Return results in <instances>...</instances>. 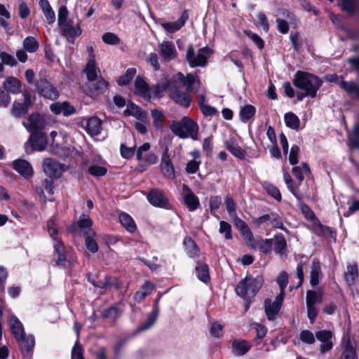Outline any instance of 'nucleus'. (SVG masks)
<instances>
[{"mask_svg": "<svg viewBox=\"0 0 359 359\" xmlns=\"http://www.w3.org/2000/svg\"><path fill=\"white\" fill-rule=\"evenodd\" d=\"M84 72L87 76V82L86 83L87 93L90 97L98 96L106 91L108 82L101 76H97V68L85 69Z\"/></svg>", "mask_w": 359, "mask_h": 359, "instance_id": "4", "label": "nucleus"}, {"mask_svg": "<svg viewBox=\"0 0 359 359\" xmlns=\"http://www.w3.org/2000/svg\"><path fill=\"white\" fill-rule=\"evenodd\" d=\"M226 149L235 157L243 160L245 158L246 151L242 149L238 144L236 140L230 137L224 142Z\"/></svg>", "mask_w": 359, "mask_h": 359, "instance_id": "23", "label": "nucleus"}, {"mask_svg": "<svg viewBox=\"0 0 359 359\" xmlns=\"http://www.w3.org/2000/svg\"><path fill=\"white\" fill-rule=\"evenodd\" d=\"M152 118L154 120V126L156 128H163V120L164 118L163 114L159 111L158 109H153L151 111Z\"/></svg>", "mask_w": 359, "mask_h": 359, "instance_id": "58", "label": "nucleus"}, {"mask_svg": "<svg viewBox=\"0 0 359 359\" xmlns=\"http://www.w3.org/2000/svg\"><path fill=\"white\" fill-rule=\"evenodd\" d=\"M170 98L176 103L184 107H189L191 102V97L189 93L182 92L175 85H172L170 90Z\"/></svg>", "mask_w": 359, "mask_h": 359, "instance_id": "15", "label": "nucleus"}, {"mask_svg": "<svg viewBox=\"0 0 359 359\" xmlns=\"http://www.w3.org/2000/svg\"><path fill=\"white\" fill-rule=\"evenodd\" d=\"M172 79L174 82L180 83L187 93L198 91V88L194 85L196 83L199 84L200 81L192 74L189 73L184 76L182 72H178L173 76Z\"/></svg>", "mask_w": 359, "mask_h": 359, "instance_id": "10", "label": "nucleus"}, {"mask_svg": "<svg viewBox=\"0 0 359 359\" xmlns=\"http://www.w3.org/2000/svg\"><path fill=\"white\" fill-rule=\"evenodd\" d=\"M264 278L262 275L257 276L255 278L247 276L236 285L235 292L238 296L246 302V309L249 307L252 299L262 288Z\"/></svg>", "mask_w": 359, "mask_h": 359, "instance_id": "1", "label": "nucleus"}, {"mask_svg": "<svg viewBox=\"0 0 359 359\" xmlns=\"http://www.w3.org/2000/svg\"><path fill=\"white\" fill-rule=\"evenodd\" d=\"M299 208L307 220L312 222L318 221V219L314 215L313 212L306 204L303 203H300Z\"/></svg>", "mask_w": 359, "mask_h": 359, "instance_id": "59", "label": "nucleus"}, {"mask_svg": "<svg viewBox=\"0 0 359 359\" xmlns=\"http://www.w3.org/2000/svg\"><path fill=\"white\" fill-rule=\"evenodd\" d=\"M119 221L121 225L130 233H134L137 226L133 219L127 213L122 212L119 215Z\"/></svg>", "mask_w": 359, "mask_h": 359, "instance_id": "36", "label": "nucleus"}, {"mask_svg": "<svg viewBox=\"0 0 359 359\" xmlns=\"http://www.w3.org/2000/svg\"><path fill=\"white\" fill-rule=\"evenodd\" d=\"M340 87L349 95H355L359 98V86L355 83L341 81Z\"/></svg>", "mask_w": 359, "mask_h": 359, "instance_id": "52", "label": "nucleus"}, {"mask_svg": "<svg viewBox=\"0 0 359 359\" xmlns=\"http://www.w3.org/2000/svg\"><path fill=\"white\" fill-rule=\"evenodd\" d=\"M195 270L198 278L203 283H208L210 280L208 266L203 262H199L197 263Z\"/></svg>", "mask_w": 359, "mask_h": 359, "instance_id": "39", "label": "nucleus"}, {"mask_svg": "<svg viewBox=\"0 0 359 359\" xmlns=\"http://www.w3.org/2000/svg\"><path fill=\"white\" fill-rule=\"evenodd\" d=\"M173 134L181 139L191 137L198 139V126L196 122L188 116H184L180 121H172L170 126Z\"/></svg>", "mask_w": 359, "mask_h": 359, "instance_id": "3", "label": "nucleus"}, {"mask_svg": "<svg viewBox=\"0 0 359 359\" xmlns=\"http://www.w3.org/2000/svg\"><path fill=\"white\" fill-rule=\"evenodd\" d=\"M172 83L168 80H165L161 84H156L149 87V93L151 97L160 98L162 97L163 93L167 90H170Z\"/></svg>", "mask_w": 359, "mask_h": 359, "instance_id": "31", "label": "nucleus"}, {"mask_svg": "<svg viewBox=\"0 0 359 359\" xmlns=\"http://www.w3.org/2000/svg\"><path fill=\"white\" fill-rule=\"evenodd\" d=\"M104 43L108 45H117L120 43L118 36L112 32H106L102 36Z\"/></svg>", "mask_w": 359, "mask_h": 359, "instance_id": "61", "label": "nucleus"}, {"mask_svg": "<svg viewBox=\"0 0 359 359\" xmlns=\"http://www.w3.org/2000/svg\"><path fill=\"white\" fill-rule=\"evenodd\" d=\"M95 233L92 231L86 237L85 243L87 249L92 253H95L98 251V245L94 239Z\"/></svg>", "mask_w": 359, "mask_h": 359, "instance_id": "55", "label": "nucleus"}, {"mask_svg": "<svg viewBox=\"0 0 359 359\" xmlns=\"http://www.w3.org/2000/svg\"><path fill=\"white\" fill-rule=\"evenodd\" d=\"M135 68H129L126 70L124 75L120 76L118 79V84L119 86H127L130 83L133 78L135 76L136 74Z\"/></svg>", "mask_w": 359, "mask_h": 359, "instance_id": "54", "label": "nucleus"}, {"mask_svg": "<svg viewBox=\"0 0 359 359\" xmlns=\"http://www.w3.org/2000/svg\"><path fill=\"white\" fill-rule=\"evenodd\" d=\"M124 114L133 116L140 121H144L147 119V113L133 102L128 105Z\"/></svg>", "mask_w": 359, "mask_h": 359, "instance_id": "30", "label": "nucleus"}, {"mask_svg": "<svg viewBox=\"0 0 359 359\" xmlns=\"http://www.w3.org/2000/svg\"><path fill=\"white\" fill-rule=\"evenodd\" d=\"M321 273L320 262L318 259H314L312 262V266L310 273V283L313 287L319 284V277Z\"/></svg>", "mask_w": 359, "mask_h": 359, "instance_id": "34", "label": "nucleus"}, {"mask_svg": "<svg viewBox=\"0 0 359 359\" xmlns=\"http://www.w3.org/2000/svg\"><path fill=\"white\" fill-rule=\"evenodd\" d=\"M182 191L184 193L183 202L187 207L188 210L194 212L200 206L199 198L191 189L185 184L182 185Z\"/></svg>", "mask_w": 359, "mask_h": 359, "instance_id": "14", "label": "nucleus"}, {"mask_svg": "<svg viewBox=\"0 0 359 359\" xmlns=\"http://www.w3.org/2000/svg\"><path fill=\"white\" fill-rule=\"evenodd\" d=\"M255 245L250 246L251 248L255 249L258 248L260 252L264 255H268L271 251V247L273 245L272 239H261L259 241L255 240Z\"/></svg>", "mask_w": 359, "mask_h": 359, "instance_id": "40", "label": "nucleus"}, {"mask_svg": "<svg viewBox=\"0 0 359 359\" xmlns=\"http://www.w3.org/2000/svg\"><path fill=\"white\" fill-rule=\"evenodd\" d=\"M62 26L63 27L62 34L71 43H74L75 39L81 34L80 25L78 24L75 27L72 20L68 21L66 24Z\"/></svg>", "mask_w": 359, "mask_h": 359, "instance_id": "20", "label": "nucleus"}, {"mask_svg": "<svg viewBox=\"0 0 359 359\" xmlns=\"http://www.w3.org/2000/svg\"><path fill=\"white\" fill-rule=\"evenodd\" d=\"M262 185L264 190L269 195H270L278 201H280L282 200L281 194L279 189L275 185L268 182H264Z\"/></svg>", "mask_w": 359, "mask_h": 359, "instance_id": "50", "label": "nucleus"}, {"mask_svg": "<svg viewBox=\"0 0 359 359\" xmlns=\"http://www.w3.org/2000/svg\"><path fill=\"white\" fill-rule=\"evenodd\" d=\"M270 224L275 229H280L285 231L281 217L276 212H271Z\"/></svg>", "mask_w": 359, "mask_h": 359, "instance_id": "62", "label": "nucleus"}, {"mask_svg": "<svg viewBox=\"0 0 359 359\" xmlns=\"http://www.w3.org/2000/svg\"><path fill=\"white\" fill-rule=\"evenodd\" d=\"M54 252L57 255L55 260L57 265H63L66 262V256L65 255V246L61 241L56 240L54 243Z\"/></svg>", "mask_w": 359, "mask_h": 359, "instance_id": "43", "label": "nucleus"}, {"mask_svg": "<svg viewBox=\"0 0 359 359\" xmlns=\"http://www.w3.org/2000/svg\"><path fill=\"white\" fill-rule=\"evenodd\" d=\"M160 167L163 175L170 180L175 178V171L173 164L170 160L168 148L165 147L161 158Z\"/></svg>", "mask_w": 359, "mask_h": 359, "instance_id": "13", "label": "nucleus"}, {"mask_svg": "<svg viewBox=\"0 0 359 359\" xmlns=\"http://www.w3.org/2000/svg\"><path fill=\"white\" fill-rule=\"evenodd\" d=\"M120 316V312L118 308L111 306L104 311L102 318L108 323H113Z\"/></svg>", "mask_w": 359, "mask_h": 359, "instance_id": "48", "label": "nucleus"}, {"mask_svg": "<svg viewBox=\"0 0 359 359\" xmlns=\"http://www.w3.org/2000/svg\"><path fill=\"white\" fill-rule=\"evenodd\" d=\"M154 289V285L149 281L146 280L140 290L135 292L134 299L137 302H141L147 296L151 293Z\"/></svg>", "mask_w": 359, "mask_h": 359, "instance_id": "37", "label": "nucleus"}, {"mask_svg": "<svg viewBox=\"0 0 359 359\" xmlns=\"http://www.w3.org/2000/svg\"><path fill=\"white\" fill-rule=\"evenodd\" d=\"M19 343V348L25 359H30L32 356L33 349L35 345L34 337L32 334L24 336L21 339H16Z\"/></svg>", "mask_w": 359, "mask_h": 359, "instance_id": "12", "label": "nucleus"}, {"mask_svg": "<svg viewBox=\"0 0 359 359\" xmlns=\"http://www.w3.org/2000/svg\"><path fill=\"white\" fill-rule=\"evenodd\" d=\"M189 18V14L187 10L184 11L176 22H164L161 24V27L169 33H174L180 30L186 23Z\"/></svg>", "mask_w": 359, "mask_h": 359, "instance_id": "24", "label": "nucleus"}, {"mask_svg": "<svg viewBox=\"0 0 359 359\" xmlns=\"http://www.w3.org/2000/svg\"><path fill=\"white\" fill-rule=\"evenodd\" d=\"M74 149L70 147H60L58 144H52L50 147V151L62 158H65L72 155Z\"/></svg>", "mask_w": 359, "mask_h": 359, "instance_id": "33", "label": "nucleus"}, {"mask_svg": "<svg viewBox=\"0 0 359 359\" xmlns=\"http://www.w3.org/2000/svg\"><path fill=\"white\" fill-rule=\"evenodd\" d=\"M158 316L157 311L149 313L147 319L138 327L137 332H143L150 329L155 324Z\"/></svg>", "mask_w": 359, "mask_h": 359, "instance_id": "45", "label": "nucleus"}, {"mask_svg": "<svg viewBox=\"0 0 359 359\" xmlns=\"http://www.w3.org/2000/svg\"><path fill=\"white\" fill-rule=\"evenodd\" d=\"M340 346L342 348V353L339 359H356V343L351 340L348 333L344 334Z\"/></svg>", "mask_w": 359, "mask_h": 359, "instance_id": "7", "label": "nucleus"}, {"mask_svg": "<svg viewBox=\"0 0 359 359\" xmlns=\"http://www.w3.org/2000/svg\"><path fill=\"white\" fill-rule=\"evenodd\" d=\"M13 169L26 179L33 175V168L31 164L26 160L18 159L13 162Z\"/></svg>", "mask_w": 359, "mask_h": 359, "instance_id": "22", "label": "nucleus"}, {"mask_svg": "<svg viewBox=\"0 0 359 359\" xmlns=\"http://www.w3.org/2000/svg\"><path fill=\"white\" fill-rule=\"evenodd\" d=\"M358 277V270L356 264L348 265L345 273V279L348 285L355 283Z\"/></svg>", "mask_w": 359, "mask_h": 359, "instance_id": "44", "label": "nucleus"}, {"mask_svg": "<svg viewBox=\"0 0 359 359\" xmlns=\"http://www.w3.org/2000/svg\"><path fill=\"white\" fill-rule=\"evenodd\" d=\"M39 7L43 11L48 24H53L55 20V12L50 6L48 0H40L39 2Z\"/></svg>", "mask_w": 359, "mask_h": 359, "instance_id": "35", "label": "nucleus"}, {"mask_svg": "<svg viewBox=\"0 0 359 359\" xmlns=\"http://www.w3.org/2000/svg\"><path fill=\"white\" fill-rule=\"evenodd\" d=\"M50 109L55 115L62 114L65 116H69L76 113L75 107L67 101L54 102L50 104Z\"/></svg>", "mask_w": 359, "mask_h": 359, "instance_id": "18", "label": "nucleus"}, {"mask_svg": "<svg viewBox=\"0 0 359 359\" xmlns=\"http://www.w3.org/2000/svg\"><path fill=\"white\" fill-rule=\"evenodd\" d=\"M323 302V295L315 290H309L306 292V304L314 306L316 304H320Z\"/></svg>", "mask_w": 359, "mask_h": 359, "instance_id": "47", "label": "nucleus"}, {"mask_svg": "<svg viewBox=\"0 0 359 359\" xmlns=\"http://www.w3.org/2000/svg\"><path fill=\"white\" fill-rule=\"evenodd\" d=\"M29 142L33 150L38 151H43L48 144L47 137L43 132L31 133Z\"/></svg>", "mask_w": 359, "mask_h": 359, "instance_id": "19", "label": "nucleus"}, {"mask_svg": "<svg viewBox=\"0 0 359 359\" xmlns=\"http://www.w3.org/2000/svg\"><path fill=\"white\" fill-rule=\"evenodd\" d=\"M264 306L267 319L270 321L274 320L281 307L278 304L271 302L269 299L264 301Z\"/></svg>", "mask_w": 359, "mask_h": 359, "instance_id": "29", "label": "nucleus"}, {"mask_svg": "<svg viewBox=\"0 0 359 359\" xmlns=\"http://www.w3.org/2000/svg\"><path fill=\"white\" fill-rule=\"evenodd\" d=\"M135 89L138 91V95L146 100H150L151 95L149 93V86L147 82L140 76H137L135 81Z\"/></svg>", "mask_w": 359, "mask_h": 359, "instance_id": "27", "label": "nucleus"}, {"mask_svg": "<svg viewBox=\"0 0 359 359\" xmlns=\"http://www.w3.org/2000/svg\"><path fill=\"white\" fill-rule=\"evenodd\" d=\"M348 145L351 149H359V123L355 124L352 133L348 134Z\"/></svg>", "mask_w": 359, "mask_h": 359, "instance_id": "38", "label": "nucleus"}, {"mask_svg": "<svg viewBox=\"0 0 359 359\" xmlns=\"http://www.w3.org/2000/svg\"><path fill=\"white\" fill-rule=\"evenodd\" d=\"M35 86L38 93L43 97L54 100L58 98L59 92L57 88L46 79L37 80Z\"/></svg>", "mask_w": 359, "mask_h": 359, "instance_id": "8", "label": "nucleus"}, {"mask_svg": "<svg viewBox=\"0 0 359 359\" xmlns=\"http://www.w3.org/2000/svg\"><path fill=\"white\" fill-rule=\"evenodd\" d=\"M283 179L288 190L296 197L297 200L301 201L302 197L298 194L296 193L293 186L292 179L288 172H285L283 173Z\"/></svg>", "mask_w": 359, "mask_h": 359, "instance_id": "63", "label": "nucleus"}, {"mask_svg": "<svg viewBox=\"0 0 359 359\" xmlns=\"http://www.w3.org/2000/svg\"><path fill=\"white\" fill-rule=\"evenodd\" d=\"M102 121L96 116L88 118L86 127V132L91 136L98 135L102 130Z\"/></svg>", "mask_w": 359, "mask_h": 359, "instance_id": "28", "label": "nucleus"}, {"mask_svg": "<svg viewBox=\"0 0 359 359\" xmlns=\"http://www.w3.org/2000/svg\"><path fill=\"white\" fill-rule=\"evenodd\" d=\"M284 121L287 127L294 130H299L300 121L298 116L292 112H287L284 115Z\"/></svg>", "mask_w": 359, "mask_h": 359, "instance_id": "41", "label": "nucleus"}, {"mask_svg": "<svg viewBox=\"0 0 359 359\" xmlns=\"http://www.w3.org/2000/svg\"><path fill=\"white\" fill-rule=\"evenodd\" d=\"M224 204L226 211L231 217L237 215L236 204L231 196H226L224 200Z\"/></svg>", "mask_w": 359, "mask_h": 359, "instance_id": "57", "label": "nucleus"}, {"mask_svg": "<svg viewBox=\"0 0 359 359\" xmlns=\"http://www.w3.org/2000/svg\"><path fill=\"white\" fill-rule=\"evenodd\" d=\"M8 324L12 334L15 339H21L24 336L25 330L22 323L13 314H10L8 318Z\"/></svg>", "mask_w": 359, "mask_h": 359, "instance_id": "25", "label": "nucleus"}, {"mask_svg": "<svg viewBox=\"0 0 359 359\" xmlns=\"http://www.w3.org/2000/svg\"><path fill=\"white\" fill-rule=\"evenodd\" d=\"M240 231L241 236L243 237L249 247L255 245L254 244L255 243V239L254 238L253 234L248 226H245Z\"/></svg>", "mask_w": 359, "mask_h": 359, "instance_id": "60", "label": "nucleus"}, {"mask_svg": "<svg viewBox=\"0 0 359 359\" xmlns=\"http://www.w3.org/2000/svg\"><path fill=\"white\" fill-rule=\"evenodd\" d=\"M183 243L186 252L190 257H196L198 255V248L191 238L185 237Z\"/></svg>", "mask_w": 359, "mask_h": 359, "instance_id": "42", "label": "nucleus"}, {"mask_svg": "<svg viewBox=\"0 0 359 359\" xmlns=\"http://www.w3.org/2000/svg\"><path fill=\"white\" fill-rule=\"evenodd\" d=\"M43 170L50 178L58 179L65 172L67 167L65 164L60 163L53 158H45L43 161Z\"/></svg>", "mask_w": 359, "mask_h": 359, "instance_id": "6", "label": "nucleus"}, {"mask_svg": "<svg viewBox=\"0 0 359 359\" xmlns=\"http://www.w3.org/2000/svg\"><path fill=\"white\" fill-rule=\"evenodd\" d=\"M250 348V344L245 339H236L232 341V353L236 356L245 355Z\"/></svg>", "mask_w": 359, "mask_h": 359, "instance_id": "26", "label": "nucleus"}, {"mask_svg": "<svg viewBox=\"0 0 359 359\" xmlns=\"http://www.w3.org/2000/svg\"><path fill=\"white\" fill-rule=\"evenodd\" d=\"M274 251L279 255L286 254L287 241L282 233H277L274 236Z\"/></svg>", "mask_w": 359, "mask_h": 359, "instance_id": "32", "label": "nucleus"}, {"mask_svg": "<svg viewBox=\"0 0 359 359\" xmlns=\"http://www.w3.org/2000/svg\"><path fill=\"white\" fill-rule=\"evenodd\" d=\"M256 109L255 107L251 104H247L242 107L240 110V118L243 123L249 121L255 114Z\"/></svg>", "mask_w": 359, "mask_h": 359, "instance_id": "49", "label": "nucleus"}, {"mask_svg": "<svg viewBox=\"0 0 359 359\" xmlns=\"http://www.w3.org/2000/svg\"><path fill=\"white\" fill-rule=\"evenodd\" d=\"M293 84L306 92V95L313 98L316 97L318 90L323 85V81L314 74L297 71L294 75Z\"/></svg>", "mask_w": 359, "mask_h": 359, "instance_id": "2", "label": "nucleus"}, {"mask_svg": "<svg viewBox=\"0 0 359 359\" xmlns=\"http://www.w3.org/2000/svg\"><path fill=\"white\" fill-rule=\"evenodd\" d=\"M315 336L316 339L320 342L319 350L321 354H325L332 349L334 334L331 330H322L317 331Z\"/></svg>", "mask_w": 359, "mask_h": 359, "instance_id": "9", "label": "nucleus"}, {"mask_svg": "<svg viewBox=\"0 0 359 359\" xmlns=\"http://www.w3.org/2000/svg\"><path fill=\"white\" fill-rule=\"evenodd\" d=\"M299 339L306 344H313L316 341V336L309 330H304L299 334Z\"/></svg>", "mask_w": 359, "mask_h": 359, "instance_id": "56", "label": "nucleus"}, {"mask_svg": "<svg viewBox=\"0 0 359 359\" xmlns=\"http://www.w3.org/2000/svg\"><path fill=\"white\" fill-rule=\"evenodd\" d=\"M22 123L31 133L41 132L45 126L43 118L39 114H31Z\"/></svg>", "mask_w": 359, "mask_h": 359, "instance_id": "17", "label": "nucleus"}, {"mask_svg": "<svg viewBox=\"0 0 359 359\" xmlns=\"http://www.w3.org/2000/svg\"><path fill=\"white\" fill-rule=\"evenodd\" d=\"M219 232L220 233H224V238L226 240L232 238L231 226L225 221H220Z\"/></svg>", "mask_w": 359, "mask_h": 359, "instance_id": "64", "label": "nucleus"}, {"mask_svg": "<svg viewBox=\"0 0 359 359\" xmlns=\"http://www.w3.org/2000/svg\"><path fill=\"white\" fill-rule=\"evenodd\" d=\"M88 172L95 177H100L107 174V169L104 166L93 163L88 167Z\"/></svg>", "mask_w": 359, "mask_h": 359, "instance_id": "53", "label": "nucleus"}, {"mask_svg": "<svg viewBox=\"0 0 359 359\" xmlns=\"http://www.w3.org/2000/svg\"><path fill=\"white\" fill-rule=\"evenodd\" d=\"M5 88L13 94H18L21 91V83L15 77H9L4 83Z\"/></svg>", "mask_w": 359, "mask_h": 359, "instance_id": "46", "label": "nucleus"}, {"mask_svg": "<svg viewBox=\"0 0 359 359\" xmlns=\"http://www.w3.org/2000/svg\"><path fill=\"white\" fill-rule=\"evenodd\" d=\"M22 97V102H15L13 104L12 114L16 118L25 115L32 104L31 95L28 90L23 92Z\"/></svg>", "mask_w": 359, "mask_h": 359, "instance_id": "11", "label": "nucleus"}, {"mask_svg": "<svg viewBox=\"0 0 359 359\" xmlns=\"http://www.w3.org/2000/svg\"><path fill=\"white\" fill-rule=\"evenodd\" d=\"M212 53V50L208 47L200 48L196 53L194 46L189 44L187 50L186 61L191 68L204 67L206 66L208 59Z\"/></svg>", "mask_w": 359, "mask_h": 359, "instance_id": "5", "label": "nucleus"}, {"mask_svg": "<svg viewBox=\"0 0 359 359\" xmlns=\"http://www.w3.org/2000/svg\"><path fill=\"white\" fill-rule=\"evenodd\" d=\"M160 55L168 61L175 59L177 52L175 44L172 41H164L159 44Z\"/></svg>", "mask_w": 359, "mask_h": 359, "instance_id": "21", "label": "nucleus"}, {"mask_svg": "<svg viewBox=\"0 0 359 359\" xmlns=\"http://www.w3.org/2000/svg\"><path fill=\"white\" fill-rule=\"evenodd\" d=\"M23 47L29 53H35L39 48V43L34 36H27L23 41Z\"/></svg>", "mask_w": 359, "mask_h": 359, "instance_id": "51", "label": "nucleus"}, {"mask_svg": "<svg viewBox=\"0 0 359 359\" xmlns=\"http://www.w3.org/2000/svg\"><path fill=\"white\" fill-rule=\"evenodd\" d=\"M147 198L149 203L158 208H166L168 200L164 193L157 189H154L147 194Z\"/></svg>", "mask_w": 359, "mask_h": 359, "instance_id": "16", "label": "nucleus"}]
</instances>
